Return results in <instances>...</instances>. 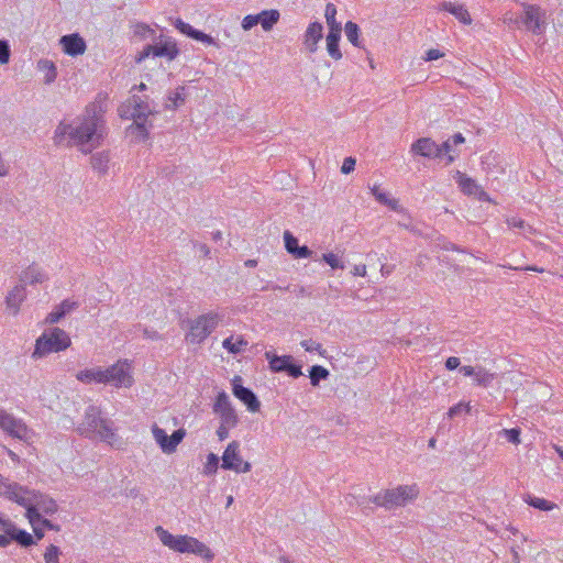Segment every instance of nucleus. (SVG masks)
<instances>
[{"instance_id": "f257e3e1", "label": "nucleus", "mask_w": 563, "mask_h": 563, "mask_svg": "<svg viewBox=\"0 0 563 563\" xmlns=\"http://www.w3.org/2000/svg\"><path fill=\"white\" fill-rule=\"evenodd\" d=\"M104 112L100 102H92L86 107L81 115L69 122H59L54 131V144L65 147L77 146L84 154L91 153L101 146L108 134Z\"/></svg>"}, {"instance_id": "f03ea898", "label": "nucleus", "mask_w": 563, "mask_h": 563, "mask_svg": "<svg viewBox=\"0 0 563 563\" xmlns=\"http://www.w3.org/2000/svg\"><path fill=\"white\" fill-rule=\"evenodd\" d=\"M0 495L26 509V517L37 539L44 537L42 526L47 527L48 530L59 531V526L43 518L41 515V512L54 515L58 509L56 501L49 496L23 487L1 475Z\"/></svg>"}, {"instance_id": "7ed1b4c3", "label": "nucleus", "mask_w": 563, "mask_h": 563, "mask_svg": "<svg viewBox=\"0 0 563 563\" xmlns=\"http://www.w3.org/2000/svg\"><path fill=\"white\" fill-rule=\"evenodd\" d=\"M77 430L86 438H98L115 448L121 445V439L117 433L113 421L103 418L101 409L95 405L87 407L84 420L78 426Z\"/></svg>"}, {"instance_id": "20e7f679", "label": "nucleus", "mask_w": 563, "mask_h": 563, "mask_svg": "<svg viewBox=\"0 0 563 563\" xmlns=\"http://www.w3.org/2000/svg\"><path fill=\"white\" fill-rule=\"evenodd\" d=\"M155 533L165 547L175 552L194 553L207 561L213 559V553L211 550L205 543L194 537L174 536L161 526L155 528Z\"/></svg>"}, {"instance_id": "39448f33", "label": "nucleus", "mask_w": 563, "mask_h": 563, "mask_svg": "<svg viewBox=\"0 0 563 563\" xmlns=\"http://www.w3.org/2000/svg\"><path fill=\"white\" fill-rule=\"evenodd\" d=\"M71 344L69 334L60 328L46 329L35 341L32 357L43 358L52 353L67 350Z\"/></svg>"}, {"instance_id": "423d86ee", "label": "nucleus", "mask_w": 563, "mask_h": 563, "mask_svg": "<svg viewBox=\"0 0 563 563\" xmlns=\"http://www.w3.org/2000/svg\"><path fill=\"white\" fill-rule=\"evenodd\" d=\"M119 113L122 118H131L134 123L130 129L136 133L140 140H146L148 136V130L146 126L147 117L153 113L147 101L143 100L139 96H132L128 103L122 104L119 109Z\"/></svg>"}, {"instance_id": "0eeeda50", "label": "nucleus", "mask_w": 563, "mask_h": 563, "mask_svg": "<svg viewBox=\"0 0 563 563\" xmlns=\"http://www.w3.org/2000/svg\"><path fill=\"white\" fill-rule=\"evenodd\" d=\"M418 494L417 485H400L396 488L380 492L372 498V501L379 507L393 509L412 501L417 498Z\"/></svg>"}, {"instance_id": "6e6552de", "label": "nucleus", "mask_w": 563, "mask_h": 563, "mask_svg": "<svg viewBox=\"0 0 563 563\" xmlns=\"http://www.w3.org/2000/svg\"><path fill=\"white\" fill-rule=\"evenodd\" d=\"M222 316L209 311L189 321V331L186 334L187 342L191 344L202 343L220 324Z\"/></svg>"}, {"instance_id": "1a4fd4ad", "label": "nucleus", "mask_w": 563, "mask_h": 563, "mask_svg": "<svg viewBox=\"0 0 563 563\" xmlns=\"http://www.w3.org/2000/svg\"><path fill=\"white\" fill-rule=\"evenodd\" d=\"M154 44H147L143 49L135 56L137 64L144 62L150 56L164 57L172 62L179 55V48L176 41L173 37L161 34L154 40Z\"/></svg>"}, {"instance_id": "9d476101", "label": "nucleus", "mask_w": 563, "mask_h": 563, "mask_svg": "<svg viewBox=\"0 0 563 563\" xmlns=\"http://www.w3.org/2000/svg\"><path fill=\"white\" fill-rule=\"evenodd\" d=\"M104 384H110L115 388H129L133 385L134 379L131 373V365L126 360H120L113 365L103 368Z\"/></svg>"}, {"instance_id": "9b49d317", "label": "nucleus", "mask_w": 563, "mask_h": 563, "mask_svg": "<svg viewBox=\"0 0 563 563\" xmlns=\"http://www.w3.org/2000/svg\"><path fill=\"white\" fill-rule=\"evenodd\" d=\"M221 460V467L223 470H230L236 473H249L252 468L250 462L243 461L241 456L240 442L236 440L231 441L227 445Z\"/></svg>"}, {"instance_id": "f8f14e48", "label": "nucleus", "mask_w": 563, "mask_h": 563, "mask_svg": "<svg viewBox=\"0 0 563 563\" xmlns=\"http://www.w3.org/2000/svg\"><path fill=\"white\" fill-rule=\"evenodd\" d=\"M212 410L219 417L220 422L227 426L239 424V416L232 406L229 395L224 390L218 393Z\"/></svg>"}, {"instance_id": "ddd939ff", "label": "nucleus", "mask_w": 563, "mask_h": 563, "mask_svg": "<svg viewBox=\"0 0 563 563\" xmlns=\"http://www.w3.org/2000/svg\"><path fill=\"white\" fill-rule=\"evenodd\" d=\"M152 434L162 451L166 454H170L176 451L178 444L184 440L186 431L185 429H177L172 435H167L165 430L154 424L152 427Z\"/></svg>"}, {"instance_id": "4468645a", "label": "nucleus", "mask_w": 563, "mask_h": 563, "mask_svg": "<svg viewBox=\"0 0 563 563\" xmlns=\"http://www.w3.org/2000/svg\"><path fill=\"white\" fill-rule=\"evenodd\" d=\"M0 429L19 440H26L30 437L26 424L2 408H0Z\"/></svg>"}, {"instance_id": "2eb2a0df", "label": "nucleus", "mask_w": 563, "mask_h": 563, "mask_svg": "<svg viewBox=\"0 0 563 563\" xmlns=\"http://www.w3.org/2000/svg\"><path fill=\"white\" fill-rule=\"evenodd\" d=\"M545 11L540 7L525 4L522 21L526 27L534 34H542L547 25Z\"/></svg>"}, {"instance_id": "dca6fc26", "label": "nucleus", "mask_w": 563, "mask_h": 563, "mask_svg": "<svg viewBox=\"0 0 563 563\" xmlns=\"http://www.w3.org/2000/svg\"><path fill=\"white\" fill-rule=\"evenodd\" d=\"M242 378L235 376L232 380V390L234 396L240 399L251 412H256L261 408V402L256 395L250 389L241 385Z\"/></svg>"}, {"instance_id": "f3484780", "label": "nucleus", "mask_w": 563, "mask_h": 563, "mask_svg": "<svg viewBox=\"0 0 563 563\" xmlns=\"http://www.w3.org/2000/svg\"><path fill=\"white\" fill-rule=\"evenodd\" d=\"M454 179L456 180V183L463 194H465L467 196H475L481 200L488 199L487 194L476 183V180L468 177L466 174H464L460 170H456L454 174Z\"/></svg>"}, {"instance_id": "a211bd4d", "label": "nucleus", "mask_w": 563, "mask_h": 563, "mask_svg": "<svg viewBox=\"0 0 563 563\" xmlns=\"http://www.w3.org/2000/svg\"><path fill=\"white\" fill-rule=\"evenodd\" d=\"M59 45L65 54L73 57L85 54L87 49L86 41L78 33L63 35Z\"/></svg>"}, {"instance_id": "6ab92c4d", "label": "nucleus", "mask_w": 563, "mask_h": 563, "mask_svg": "<svg viewBox=\"0 0 563 563\" xmlns=\"http://www.w3.org/2000/svg\"><path fill=\"white\" fill-rule=\"evenodd\" d=\"M460 372L464 376H472L474 378V385L484 388L489 387L496 378L495 373L487 371L483 366H462L460 367Z\"/></svg>"}, {"instance_id": "aec40b11", "label": "nucleus", "mask_w": 563, "mask_h": 563, "mask_svg": "<svg viewBox=\"0 0 563 563\" xmlns=\"http://www.w3.org/2000/svg\"><path fill=\"white\" fill-rule=\"evenodd\" d=\"M26 288L23 284L15 285L5 296V307L10 314L16 316L21 305L26 299Z\"/></svg>"}, {"instance_id": "412c9836", "label": "nucleus", "mask_w": 563, "mask_h": 563, "mask_svg": "<svg viewBox=\"0 0 563 563\" xmlns=\"http://www.w3.org/2000/svg\"><path fill=\"white\" fill-rule=\"evenodd\" d=\"M323 36V25L316 21L308 25L303 34V45L308 53L313 54L318 51V43Z\"/></svg>"}, {"instance_id": "4be33fe9", "label": "nucleus", "mask_w": 563, "mask_h": 563, "mask_svg": "<svg viewBox=\"0 0 563 563\" xmlns=\"http://www.w3.org/2000/svg\"><path fill=\"white\" fill-rule=\"evenodd\" d=\"M411 152L423 157L441 159L439 144L429 137H421L412 143Z\"/></svg>"}, {"instance_id": "5701e85b", "label": "nucleus", "mask_w": 563, "mask_h": 563, "mask_svg": "<svg viewBox=\"0 0 563 563\" xmlns=\"http://www.w3.org/2000/svg\"><path fill=\"white\" fill-rule=\"evenodd\" d=\"M175 27L183 34L196 41L202 42L207 45L218 46L212 36L192 27L189 23L184 22L181 19H176L174 22Z\"/></svg>"}, {"instance_id": "b1692460", "label": "nucleus", "mask_w": 563, "mask_h": 563, "mask_svg": "<svg viewBox=\"0 0 563 563\" xmlns=\"http://www.w3.org/2000/svg\"><path fill=\"white\" fill-rule=\"evenodd\" d=\"M20 284L24 286L42 284L47 280V275L43 272V269L35 263L29 265L25 269H23L19 276Z\"/></svg>"}, {"instance_id": "393cba45", "label": "nucleus", "mask_w": 563, "mask_h": 563, "mask_svg": "<svg viewBox=\"0 0 563 563\" xmlns=\"http://www.w3.org/2000/svg\"><path fill=\"white\" fill-rule=\"evenodd\" d=\"M439 11H446L453 14L461 23L470 25L472 18L464 4L443 1L438 5Z\"/></svg>"}, {"instance_id": "a878e982", "label": "nucleus", "mask_w": 563, "mask_h": 563, "mask_svg": "<svg viewBox=\"0 0 563 563\" xmlns=\"http://www.w3.org/2000/svg\"><path fill=\"white\" fill-rule=\"evenodd\" d=\"M104 377L101 366L86 368L76 374V378L84 384H104Z\"/></svg>"}, {"instance_id": "bb28decb", "label": "nucleus", "mask_w": 563, "mask_h": 563, "mask_svg": "<svg viewBox=\"0 0 563 563\" xmlns=\"http://www.w3.org/2000/svg\"><path fill=\"white\" fill-rule=\"evenodd\" d=\"M3 531L14 541L20 543L23 547H30L34 543L33 537L24 531L19 530L15 528V526L9 520V522L3 528Z\"/></svg>"}, {"instance_id": "cd10ccee", "label": "nucleus", "mask_w": 563, "mask_h": 563, "mask_svg": "<svg viewBox=\"0 0 563 563\" xmlns=\"http://www.w3.org/2000/svg\"><path fill=\"white\" fill-rule=\"evenodd\" d=\"M110 163V154L107 151L97 152L90 157L91 168L100 176L108 174Z\"/></svg>"}, {"instance_id": "c85d7f7f", "label": "nucleus", "mask_w": 563, "mask_h": 563, "mask_svg": "<svg viewBox=\"0 0 563 563\" xmlns=\"http://www.w3.org/2000/svg\"><path fill=\"white\" fill-rule=\"evenodd\" d=\"M258 24L265 32L273 30L274 25L279 21L280 13L276 9L263 10L257 13Z\"/></svg>"}, {"instance_id": "c756f323", "label": "nucleus", "mask_w": 563, "mask_h": 563, "mask_svg": "<svg viewBox=\"0 0 563 563\" xmlns=\"http://www.w3.org/2000/svg\"><path fill=\"white\" fill-rule=\"evenodd\" d=\"M265 357L269 363V368L274 373L285 372L288 364L294 361L291 355L278 356L273 354L272 352H266Z\"/></svg>"}, {"instance_id": "7c9ffc66", "label": "nucleus", "mask_w": 563, "mask_h": 563, "mask_svg": "<svg viewBox=\"0 0 563 563\" xmlns=\"http://www.w3.org/2000/svg\"><path fill=\"white\" fill-rule=\"evenodd\" d=\"M340 38L341 32H329L325 37L327 51L334 60L342 58V53L339 47Z\"/></svg>"}, {"instance_id": "2f4dec72", "label": "nucleus", "mask_w": 563, "mask_h": 563, "mask_svg": "<svg viewBox=\"0 0 563 563\" xmlns=\"http://www.w3.org/2000/svg\"><path fill=\"white\" fill-rule=\"evenodd\" d=\"M37 68L45 73L44 82L51 85L57 77V69L55 64L49 59H40L37 62Z\"/></svg>"}, {"instance_id": "473e14b6", "label": "nucleus", "mask_w": 563, "mask_h": 563, "mask_svg": "<svg viewBox=\"0 0 563 563\" xmlns=\"http://www.w3.org/2000/svg\"><path fill=\"white\" fill-rule=\"evenodd\" d=\"M336 7L333 3L325 5L324 18L329 26V32H342L341 23L336 21Z\"/></svg>"}, {"instance_id": "72a5a7b5", "label": "nucleus", "mask_w": 563, "mask_h": 563, "mask_svg": "<svg viewBox=\"0 0 563 563\" xmlns=\"http://www.w3.org/2000/svg\"><path fill=\"white\" fill-rule=\"evenodd\" d=\"M506 222L510 229H518L519 233L523 236H529L536 233V230L521 218L510 217L507 218Z\"/></svg>"}, {"instance_id": "f704fd0d", "label": "nucleus", "mask_w": 563, "mask_h": 563, "mask_svg": "<svg viewBox=\"0 0 563 563\" xmlns=\"http://www.w3.org/2000/svg\"><path fill=\"white\" fill-rule=\"evenodd\" d=\"M371 191H372L373 196L376 198V200L378 202H380L382 205H385V206L389 207L391 210H395V211L399 210L398 200H396L394 198H390L388 196V194L382 191L378 186H376V185L373 186L371 188Z\"/></svg>"}, {"instance_id": "c9c22d12", "label": "nucleus", "mask_w": 563, "mask_h": 563, "mask_svg": "<svg viewBox=\"0 0 563 563\" xmlns=\"http://www.w3.org/2000/svg\"><path fill=\"white\" fill-rule=\"evenodd\" d=\"M247 345V341H245L242 336L233 339V336L227 338L222 342L223 349H225L231 354H239L243 351V349Z\"/></svg>"}, {"instance_id": "e433bc0d", "label": "nucleus", "mask_w": 563, "mask_h": 563, "mask_svg": "<svg viewBox=\"0 0 563 563\" xmlns=\"http://www.w3.org/2000/svg\"><path fill=\"white\" fill-rule=\"evenodd\" d=\"M344 32L349 42L355 47H362L360 41V27L356 23L349 21L345 23Z\"/></svg>"}, {"instance_id": "4c0bfd02", "label": "nucleus", "mask_w": 563, "mask_h": 563, "mask_svg": "<svg viewBox=\"0 0 563 563\" xmlns=\"http://www.w3.org/2000/svg\"><path fill=\"white\" fill-rule=\"evenodd\" d=\"M132 29H133V34L135 36L140 37L141 40H147V38L156 40L155 31L148 24H146L144 22H137V23L133 24Z\"/></svg>"}, {"instance_id": "58836bf2", "label": "nucleus", "mask_w": 563, "mask_h": 563, "mask_svg": "<svg viewBox=\"0 0 563 563\" xmlns=\"http://www.w3.org/2000/svg\"><path fill=\"white\" fill-rule=\"evenodd\" d=\"M455 145L452 143L450 139L439 145V152L441 153V159H445V165H450L455 161L454 154Z\"/></svg>"}, {"instance_id": "ea45409f", "label": "nucleus", "mask_w": 563, "mask_h": 563, "mask_svg": "<svg viewBox=\"0 0 563 563\" xmlns=\"http://www.w3.org/2000/svg\"><path fill=\"white\" fill-rule=\"evenodd\" d=\"M330 373L327 368L321 365H313L310 368L309 377L312 386H318L321 379H327Z\"/></svg>"}, {"instance_id": "a19ab883", "label": "nucleus", "mask_w": 563, "mask_h": 563, "mask_svg": "<svg viewBox=\"0 0 563 563\" xmlns=\"http://www.w3.org/2000/svg\"><path fill=\"white\" fill-rule=\"evenodd\" d=\"M184 90L185 89L183 87H179L176 90L169 92L167 97L168 103L166 104L167 109H176L185 102Z\"/></svg>"}, {"instance_id": "79ce46f5", "label": "nucleus", "mask_w": 563, "mask_h": 563, "mask_svg": "<svg viewBox=\"0 0 563 563\" xmlns=\"http://www.w3.org/2000/svg\"><path fill=\"white\" fill-rule=\"evenodd\" d=\"M219 468V456L214 453L207 455V461L203 465L202 473L207 476L214 475Z\"/></svg>"}, {"instance_id": "37998d69", "label": "nucleus", "mask_w": 563, "mask_h": 563, "mask_svg": "<svg viewBox=\"0 0 563 563\" xmlns=\"http://www.w3.org/2000/svg\"><path fill=\"white\" fill-rule=\"evenodd\" d=\"M526 501L530 506H532L537 509H540V510H552L555 507V505L552 504L551 501L543 499V498H538V497L529 496L528 499H526Z\"/></svg>"}, {"instance_id": "c03bdc74", "label": "nucleus", "mask_w": 563, "mask_h": 563, "mask_svg": "<svg viewBox=\"0 0 563 563\" xmlns=\"http://www.w3.org/2000/svg\"><path fill=\"white\" fill-rule=\"evenodd\" d=\"M300 345L309 353L317 352L321 356H324L325 354V350L322 345L312 339L301 341Z\"/></svg>"}, {"instance_id": "a18cd8bd", "label": "nucleus", "mask_w": 563, "mask_h": 563, "mask_svg": "<svg viewBox=\"0 0 563 563\" xmlns=\"http://www.w3.org/2000/svg\"><path fill=\"white\" fill-rule=\"evenodd\" d=\"M62 554L58 547L51 544L46 548L44 553L45 563H59V555Z\"/></svg>"}, {"instance_id": "49530a36", "label": "nucleus", "mask_w": 563, "mask_h": 563, "mask_svg": "<svg viewBox=\"0 0 563 563\" xmlns=\"http://www.w3.org/2000/svg\"><path fill=\"white\" fill-rule=\"evenodd\" d=\"M285 249L289 254H294L298 245V239L295 238L289 231L284 232Z\"/></svg>"}, {"instance_id": "de8ad7c7", "label": "nucleus", "mask_w": 563, "mask_h": 563, "mask_svg": "<svg viewBox=\"0 0 563 563\" xmlns=\"http://www.w3.org/2000/svg\"><path fill=\"white\" fill-rule=\"evenodd\" d=\"M322 260L328 265H330L333 269H335V268L343 269L344 268V264L341 262V260L338 257V255H335L333 253L323 254Z\"/></svg>"}, {"instance_id": "09e8293b", "label": "nucleus", "mask_w": 563, "mask_h": 563, "mask_svg": "<svg viewBox=\"0 0 563 563\" xmlns=\"http://www.w3.org/2000/svg\"><path fill=\"white\" fill-rule=\"evenodd\" d=\"M501 433L506 437V439L514 444L520 443V430L512 428V429H503Z\"/></svg>"}, {"instance_id": "8fccbe9b", "label": "nucleus", "mask_w": 563, "mask_h": 563, "mask_svg": "<svg viewBox=\"0 0 563 563\" xmlns=\"http://www.w3.org/2000/svg\"><path fill=\"white\" fill-rule=\"evenodd\" d=\"M470 410H471L470 404L460 402L449 409L448 416L450 418H453V417L460 416L463 412H468Z\"/></svg>"}, {"instance_id": "3c124183", "label": "nucleus", "mask_w": 563, "mask_h": 563, "mask_svg": "<svg viewBox=\"0 0 563 563\" xmlns=\"http://www.w3.org/2000/svg\"><path fill=\"white\" fill-rule=\"evenodd\" d=\"M65 314L64 312L62 311V309L56 306L53 311H51L46 318H45V322L48 323V324H55L57 323L62 318H64Z\"/></svg>"}, {"instance_id": "603ef678", "label": "nucleus", "mask_w": 563, "mask_h": 563, "mask_svg": "<svg viewBox=\"0 0 563 563\" xmlns=\"http://www.w3.org/2000/svg\"><path fill=\"white\" fill-rule=\"evenodd\" d=\"M10 46L8 41L1 40L0 41V64H8L10 60Z\"/></svg>"}, {"instance_id": "864d4df0", "label": "nucleus", "mask_w": 563, "mask_h": 563, "mask_svg": "<svg viewBox=\"0 0 563 563\" xmlns=\"http://www.w3.org/2000/svg\"><path fill=\"white\" fill-rule=\"evenodd\" d=\"M257 24H258L257 14H249V15L244 16L241 22V26L244 31H250Z\"/></svg>"}, {"instance_id": "5fc2aeb1", "label": "nucleus", "mask_w": 563, "mask_h": 563, "mask_svg": "<svg viewBox=\"0 0 563 563\" xmlns=\"http://www.w3.org/2000/svg\"><path fill=\"white\" fill-rule=\"evenodd\" d=\"M236 426H227L225 423L220 422L216 433L219 441H224L230 435V430L235 428Z\"/></svg>"}, {"instance_id": "6e6d98bb", "label": "nucleus", "mask_w": 563, "mask_h": 563, "mask_svg": "<svg viewBox=\"0 0 563 563\" xmlns=\"http://www.w3.org/2000/svg\"><path fill=\"white\" fill-rule=\"evenodd\" d=\"M78 302L77 301H73V300H69V299H65L63 300L58 307L62 309V311L64 312V314L66 316L67 313L74 311L75 309L78 308Z\"/></svg>"}, {"instance_id": "4d7b16f0", "label": "nucleus", "mask_w": 563, "mask_h": 563, "mask_svg": "<svg viewBox=\"0 0 563 563\" xmlns=\"http://www.w3.org/2000/svg\"><path fill=\"white\" fill-rule=\"evenodd\" d=\"M355 164H356L355 158H353V157L344 158L342 167H341V172L343 174H350L351 172L354 170Z\"/></svg>"}, {"instance_id": "13d9d810", "label": "nucleus", "mask_w": 563, "mask_h": 563, "mask_svg": "<svg viewBox=\"0 0 563 563\" xmlns=\"http://www.w3.org/2000/svg\"><path fill=\"white\" fill-rule=\"evenodd\" d=\"M289 376L294 377V378H298L299 376L302 375V372H301V366L300 365H296L294 364L292 362H290L285 371Z\"/></svg>"}, {"instance_id": "bf43d9fd", "label": "nucleus", "mask_w": 563, "mask_h": 563, "mask_svg": "<svg viewBox=\"0 0 563 563\" xmlns=\"http://www.w3.org/2000/svg\"><path fill=\"white\" fill-rule=\"evenodd\" d=\"M311 254H312V251L303 245V246L296 247V251L292 254V256L295 258H306V257L311 256Z\"/></svg>"}, {"instance_id": "052dcab7", "label": "nucleus", "mask_w": 563, "mask_h": 563, "mask_svg": "<svg viewBox=\"0 0 563 563\" xmlns=\"http://www.w3.org/2000/svg\"><path fill=\"white\" fill-rule=\"evenodd\" d=\"M442 56H443V54L439 49L431 48L426 53L424 60H427V62L435 60Z\"/></svg>"}, {"instance_id": "680f3d73", "label": "nucleus", "mask_w": 563, "mask_h": 563, "mask_svg": "<svg viewBox=\"0 0 563 563\" xmlns=\"http://www.w3.org/2000/svg\"><path fill=\"white\" fill-rule=\"evenodd\" d=\"M460 358L456 357V356H451L446 360L445 362V367L449 369V371H453L455 368H457L460 366Z\"/></svg>"}, {"instance_id": "e2e57ef3", "label": "nucleus", "mask_w": 563, "mask_h": 563, "mask_svg": "<svg viewBox=\"0 0 563 563\" xmlns=\"http://www.w3.org/2000/svg\"><path fill=\"white\" fill-rule=\"evenodd\" d=\"M352 274L354 276H362V277L366 276V265H364V264L355 265L353 267Z\"/></svg>"}, {"instance_id": "0e129e2a", "label": "nucleus", "mask_w": 563, "mask_h": 563, "mask_svg": "<svg viewBox=\"0 0 563 563\" xmlns=\"http://www.w3.org/2000/svg\"><path fill=\"white\" fill-rule=\"evenodd\" d=\"M450 140L455 146L465 142V139L461 133L454 134Z\"/></svg>"}, {"instance_id": "69168bd1", "label": "nucleus", "mask_w": 563, "mask_h": 563, "mask_svg": "<svg viewBox=\"0 0 563 563\" xmlns=\"http://www.w3.org/2000/svg\"><path fill=\"white\" fill-rule=\"evenodd\" d=\"M144 336L151 339V340H157L159 339V334L157 331H154V330H147V329H144Z\"/></svg>"}, {"instance_id": "338daca9", "label": "nucleus", "mask_w": 563, "mask_h": 563, "mask_svg": "<svg viewBox=\"0 0 563 563\" xmlns=\"http://www.w3.org/2000/svg\"><path fill=\"white\" fill-rule=\"evenodd\" d=\"M394 271V266H389L386 264H383L380 267V273L383 276H388Z\"/></svg>"}, {"instance_id": "774afa93", "label": "nucleus", "mask_w": 563, "mask_h": 563, "mask_svg": "<svg viewBox=\"0 0 563 563\" xmlns=\"http://www.w3.org/2000/svg\"><path fill=\"white\" fill-rule=\"evenodd\" d=\"M10 543V539L5 536L0 534V547L4 548Z\"/></svg>"}]
</instances>
